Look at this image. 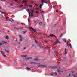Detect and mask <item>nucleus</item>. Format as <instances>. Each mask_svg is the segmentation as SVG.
Wrapping results in <instances>:
<instances>
[{
    "mask_svg": "<svg viewBox=\"0 0 77 77\" xmlns=\"http://www.w3.org/2000/svg\"><path fill=\"white\" fill-rule=\"evenodd\" d=\"M29 6L30 7H32V6L31 5H30Z\"/></svg>",
    "mask_w": 77,
    "mask_h": 77,
    "instance_id": "obj_50",
    "label": "nucleus"
},
{
    "mask_svg": "<svg viewBox=\"0 0 77 77\" xmlns=\"http://www.w3.org/2000/svg\"><path fill=\"white\" fill-rule=\"evenodd\" d=\"M20 61H21V60H20Z\"/></svg>",
    "mask_w": 77,
    "mask_h": 77,
    "instance_id": "obj_64",
    "label": "nucleus"
},
{
    "mask_svg": "<svg viewBox=\"0 0 77 77\" xmlns=\"http://www.w3.org/2000/svg\"><path fill=\"white\" fill-rule=\"evenodd\" d=\"M1 0V1H2V0Z\"/></svg>",
    "mask_w": 77,
    "mask_h": 77,
    "instance_id": "obj_61",
    "label": "nucleus"
},
{
    "mask_svg": "<svg viewBox=\"0 0 77 77\" xmlns=\"http://www.w3.org/2000/svg\"><path fill=\"white\" fill-rule=\"evenodd\" d=\"M27 32V31H23V33L24 34H25V33H26V32Z\"/></svg>",
    "mask_w": 77,
    "mask_h": 77,
    "instance_id": "obj_25",
    "label": "nucleus"
},
{
    "mask_svg": "<svg viewBox=\"0 0 77 77\" xmlns=\"http://www.w3.org/2000/svg\"><path fill=\"white\" fill-rule=\"evenodd\" d=\"M67 45L68 47H69V44H68V43H67Z\"/></svg>",
    "mask_w": 77,
    "mask_h": 77,
    "instance_id": "obj_39",
    "label": "nucleus"
},
{
    "mask_svg": "<svg viewBox=\"0 0 77 77\" xmlns=\"http://www.w3.org/2000/svg\"><path fill=\"white\" fill-rule=\"evenodd\" d=\"M31 17H33V14H32L31 15Z\"/></svg>",
    "mask_w": 77,
    "mask_h": 77,
    "instance_id": "obj_45",
    "label": "nucleus"
},
{
    "mask_svg": "<svg viewBox=\"0 0 77 77\" xmlns=\"http://www.w3.org/2000/svg\"><path fill=\"white\" fill-rule=\"evenodd\" d=\"M20 41H22V40H23V38L22 37H20Z\"/></svg>",
    "mask_w": 77,
    "mask_h": 77,
    "instance_id": "obj_18",
    "label": "nucleus"
},
{
    "mask_svg": "<svg viewBox=\"0 0 77 77\" xmlns=\"http://www.w3.org/2000/svg\"><path fill=\"white\" fill-rule=\"evenodd\" d=\"M31 29H32V30L34 32H36V30L35 29H34L33 28H32Z\"/></svg>",
    "mask_w": 77,
    "mask_h": 77,
    "instance_id": "obj_14",
    "label": "nucleus"
},
{
    "mask_svg": "<svg viewBox=\"0 0 77 77\" xmlns=\"http://www.w3.org/2000/svg\"><path fill=\"white\" fill-rule=\"evenodd\" d=\"M63 41H64L65 42H66V41H66V40L65 39H63Z\"/></svg>",
    "mask_w": 77,
    "mask_h": 77,
    "instance_id": "obj_19",
    "label": "nucleus"
},
{
    "mask_svg": "<svg viewBox=\"0 0 77 77\" xmlns=\"http://www.w3.org/2000/svg\"><path fill=\"white\" fill-rule=\"evenodd\" d=\"M14 1H16V2H18V0H14Z\"/></svg>",
    "mask_w": 77,
    "mask_h": 77,
    "instance_id": "obj_46",
    "label": "nucleus"
},
{
    "mask_svg": "<svg viewBox=\"0 0 77 77\" xmlns=\"http://www.w3.org/2000/svg\"><path fill=\"white\" fill-rule=\"evenodd\" d=\"M72 73L73 74V73H74V71H72Z\"/></svg>",
    "mask_w": 77,
    "mask_h": 77,
    "instance_id": "obj_36",
    "label": "nucleus"
},
{
    "mask_svg": "<svg viewBox=\"0 0 77 77\" xmlns=\"http://www.w3.org/2000/svg\"><path fill=\"white\" fill-rule=\"evenodd\" d=\"M30 16H29V18H30Z\"/></svg>",
    "mask_w": 77,
    "mask_h": 77,
    "instance_id": "obj_52",
    "label": "nucleus"
},
{
    "mask_svg": "<svg viewBox=\"0 0 77 77\" xmlns=\"http://www.w3.org/2000/svg\"><path fill=\"white\" fill-rule=\"evenodd\" d=\"M29 16H30V13H29Z\"/></svg>",
    "mask_w": 77,
    "mask_h": 77,
    "instance_id": "obj_48",
    "label": "nucleus"
},
{
    "mask_svg": "<svg viewBox=\"0 0 77 77\" xmlns=\"http://www.w3.org/2000/svg\"><path fill=\"white\" fill-rule=\"evenodd\" d=\"M30 63L32 65H36L37 64V63L35 62H31Z\"/></svg>",
    "mask_w": 77,
    "mask_h": 77,
    "instance_id": "obj_5",
    "label": "nucleus"
},
{
    "mask_svg": "<svg viewBox=\"0 0 77 77\" xmlns=\"http://www.w3.org/2000/svg\"><path fill=\"white\" fill-rule=\"evenodd\" d=\"M55 38H56V39H57V37H56V36H55Z\"/></svg>",
    "mask_w": 77,
    "mask_h": 77,
    "instance_id": "obj_54",
    "label": "nucleus"
},
{
    "mask_svg": "<svg viewBox=\"0 0 77 77\" xmlns=\"http://www.w3.org/2000/svg\"><path fill=\"white\" fill-rule=\"evenodd\" d=\"M63 34H61V35H60V38H61L62 37V36H63Z\"/></svg>",
    "mask_w": 77,
    "mask_h": 77,
    "instance_id": "obj_23",
    "label": "nucleus"
},
{
    "mask_svg": "<svg viewBox=\"0 0 77 77\" xmlns=\"http://www.w3.org/2000/svg\"><path fill=\"white\" fill-rule=\"evenodd\" d=\"M5 20L6 21H8V22L11 21V20L10 19H7V20H6V19H5Z\"/></svg>",
    "mask_w": 77,
    "mask_h": 77,
    "instance_id": "obj_10",
    "label": "nucleus"
},
{
    "mask_svg": "<svg viewBox=\"0 0 77 77\" xmlns=\"http://www.w3.org/2000/svg\"><path fill=\"white\" fill-rule=\"evenodd\" d=\"M20 43H21V42H19V44H20Z\"/></svg>",
    "mask_w": 77,
    "mask_h": 77,
    "instance_id": "obj_55",
    "label": "nucleus"
},
{
    "mask_svg": "<svg viewBox=\"0 0 77 77\" xmlns=\"http://www.w3.org/2000/svg\"><path fill=\"white\" fill-rule=\"evenodd\" d=\"M38 9L39 10V9L38 8H37V9H36V10H38Z\"/></svg>",
    "mask_w": 77,
    "mask_h": 77,
    "instance_id": "obj_53",
    "label": "nucleus"
},
{
    "mask_svg": "<svg viewBox=\"0 0 77 77\" xmlns=\"http://www.w3.org/2000/svg\"><path fill=\"white\" fill-rule=\"evenodd\" d=\"M0 45L1 46L2 45V43H0Z\"/></svg>",
    "mask_w": 77,
    "mask_h": 77,
    "instance_id": "obj_51",
    "label": "nucleus"
},
{
    "mask_svg": "<svg viewBox=\"0 0 77 77\" xmlns=\"http://www.w3.org/2000/svg\"><path fill=\"white\" fill-rule=\"evenodd\" d=\"M12 21H14V20H13L12 18H11Z\"/></svg>",
    "mask_w": 77,
    "mask_h": 77,
    "instance_id": "obj_40",
    "label": "nucleus"
},
{
    "mask_svg": "<svg viewBox=\"0 0 77 77\" xmlns=\"http://www.w3.org/2000/svg\"><path fill=\"white\" fill-rule=\"evenodd\" d=\"M54 74H55V75H57V73H56V72H55L54 73Z\"/></svg>",
    "mask_w": 77,
    "mask_h": 77,
    "instance_id": "obj_41",
    "label": "nucleus"
},
{
    "mask_svg": "<svg viewBox=\"0 0 77 77\" xmlns=\"http://www.w3.org/2000/svg\"><path fill=\"white\" fill-rule=\"evenodd\" d=\"M69 45L70 47L71 48H72V46H71V44H69Z\"/></svg>",
    "mask_w": 77,
    "mask_h": 77,
    "instance_id": "obj_21",
    "label": "nucleus"
},
{
    "mask_svg": "<svg viewBox=\"0 0 77 77\" xmlns=\"http://www.w3.org/2000/svg\"><path fill=\"white\" fill-rule=\"evenodd\" d=\"M39 67H42V68H47V66L45 65H39Z\"/></svg>",
    "mask_w": 77,
    "mask_h": 77,
    "instance_id": "obj_2",
    "label": "nucleus"
},
{
    "mask_svg": "<svg viewBox=\"0 0 77 77\" xmlns=\"http://www.w3.org/2000/svg\"><path fill=\"white\" fill-rule=\"evenodd\" d=\"M65 54H67V53H67V52H66V50H67V49H65Z\"/></svg>",
    "mask_w": 77,
    "mask_h": 77,
    "instance_id": "obj_15",
    "label": "nucleus"
},
{
    "mask_svg": "<svg viewBox=\"0 0 77 77\" xmlns=\"http://www.w3.org/2000/svg\"><path fill=\"white\" fill-rule=\"evenodd\" d=\"M44 3H46V4H47L48 3H47V2H44Z\"/></svg>",
    "mask_w": 77,
    "mask_h": 77,
    "instance_id": "obj_37",
    "label": "nucleus"
},
{
    "mask_svg": "<svg viewBox=\"0 0 77 77\" xmlns=\"http://www.w3.org/2000/svg\"><path fill=\"white\" fill-rule=\"evenodd\" d=\"M26 70H29V69H30V68H29L28 67H27L26 68Z\"/></svg>",
    "mask_w": 77,
    "mask_h": 77,
    "instance_id": "obj_20",
    "label": "nucleus"
},
{
    "mask_svg": "<svg viewBox=\"0 0 77 77\" xmlns=\"http://www.w3.org/2000/svg\"><path fill=\"white\" fill-rule=\"evenodd\" d=\"M26 47H24V50H26Z\"/></svg>",
    "mask_w": 77,
    "mask_h": 77,
    "instance_id": "obj_42",
    "label": "nucleus"
},
{
    "mask_svg": "<svg viewBox=\"0 0 77 77\" xmlns=\"http://www.w3.org/2000/svg\"><path fill=\"white\" fill-rule=\"evenodd\" d=\"M44 1H45V0H42L41 1V2H42V4H40V8H41V6H42V5H43L44 3Z\"/></svg>",
    "mask_w": 77,
    "mask_h": 77,
    "instance_id": "obj_3",
    "label": "nucleus"
},
{
    "mask_svg": "<svg viewBox=\"0 0 77 77\" xmlns=\"http://www.w3.org/2000/svg\"><path fill=\"white\" fill-rule=\"evenodd\" d=\"M41 12L42 13V12H43V11H41Z\"/></svg>",
    "mask_w": 77,
    "mask_h": 77,
    "instance_id": "obj_57",
    "label": "nucleus"
},
{
    "mask_svg": "<svg viewBox=\"0 0 77 77\" xmlns=\"http://www.w3.org/2000/svg\"><path fill=\"white\" fill-rule=\"evenodd\" d=\"M39 58V57H37V58Z\"/></svg>",
    "mask_w": 77,
    "mask_h": 77,
    "instance_id": "obj_60",
    "label": "nucleus"
},
{
    "mask_svg": "<svg viewBox=\"0 0 77 77\" xmlns=\"http://www.w3.org/2000/svg\"><path fill=\"white\" fill-rule=\"evenodd\" d=\"M9 17H6V18L5 19L6 20H7V19H9Z\"/></svg>",
    "mask_w": 77,
    "mask_h": 77,
    "instance_id": "obj_29",
    "label": "nucleus"
},
{
    "mask_svg": "<svg viewBox=\"0 0 77 77\" xmlns=\"http://www.w3.org/2000/svg\"><path fill=\"white\" fill-rule=\"evenodd\" d=\"M38 12H39V11H35V13H37V14H38Z\"/></svg>",
    "mask_w": 77,
    "mask_h": 77,
    "instance_id": "obj_35",
    "label": "nucleus"
},
{
    "mask_svg": "<svg viewBox=\"0 0 77 77\" xmlns=\"http://www.w3.org/2000/svg\"><path fill=\"white\" fill-rule=\"evenodd\" d=\"M27 56L26 55H22L21 56V57H26V59L29 60V59H32V57H27Z\"/></svg>",
    "mask_w": 77,
    "mask_h": 77,
    "instance_id": "obj_1",
    "label": "nucleus"
},
{
    "mask_svg": "<svg viewBox=\"0 0 77 77\" xmlns=\"http://www.w3.org/2000/svg\"><path fill=\"white\" fill-rule=\"evenodd\" d=\"M31 11L32 12V13H33L34 12V10H31Z\"/></svg>",
    "mask_w": 77,
    "mask_h": 77,
    "instance_id": "obj_27",
    "label": "nucleus"
},
{
    "mask_svg": "<svg viewBox=\"0 0 77 77\" xmlns=\"http://www.w3.org/2000/svg\"><path fill=\"white\" fill-rule=\"evenodd\" d=\"M10 5L11 6H13V4H12L11 3L10 4Z\"/></svg>",
    "mask_w": 77,
    "mask_h": 77,
    "instance_id": "obj_30",
    "label": "nucleus"
},
{
    "mask_svg": "<svg viewBox=\"0 0 77 77\" xmlns=\"http://www.w3.org/2000/svg\"><path fill=\"white\" fill-rule=\"evenodd\" d=\"M34 46H35V45H32V46L33 47H34Z\"/></svg>",
    "mask_w": 77,
    "mask_h": 77,
    "instance_id": "obj_56",
    "label": "nucleus"
},
{
    "mask_svg": "<svg viewBox=\"0 0 77 77\" xmlns=\"http://www.w3.org/2000/svg\"><path fill=\"white\" fill-rule=\"evenodd\" d=\"M6 53H9V51H6Z\"/></svg>",
    "mask_w": 77,
    "mask_h": 77,
    "instance_id": "obj_33",
    "label": "nucleus"
},
{
    "mask_svg": "<svg viewBox=\"0 0 77 77\" xmlns=\"http://www.w3.org/2000/svg\"><path fill=\"white\" fill-rule=\"evenodd\" d=\"M31 3H32L33 4V3H34V2H33V1H32Z\"/></svg>",
    "mask_w": 77,
    "mask_h": 77,
    "instance_id": "obj_49",
    "label": "nucleus"
},
{
    "mask_svg": "<svg viewBox=\"0 0 77 77\" xmlns=\"http://www.w3.org/2000/svg\"><path fill=\"white\" fill-rule=\"evenodd\" d=\"M35 5L36 6H38V4H36Z\"/></svg>",
    "mask_w": 77,
    "mask_h": 77,
    "instance_id": "obj_38",
    "label": "nucleus"
},
{
    "mask_svg": "<svg viewBox=\"0 0 77 77\" xmlns=\"http://www.w3.org/2000/svg\"><path fill=\"white\" fill-rule=\"evenodd\" d=\"M35 43H36V44H37V41H36V39H35Z\"/></svg>",
    "mask_w": 77,
    "mask_h": 77,
    "instance_id": "obj_34",
    "label": "nucleus"
},
{
    "mask_svg": "<svg viewBox=\"0 0 77 77\" xmlns=\"http://www.w3.org/2000/svg\"><path fill=\"white\" fill-rule=\"evenodd\" d=\"M58 72H61V71L59 69H58Z\"/></svg>",
    "mask_w": 77,
    "mask_h": 77,
    "instance_id": "obj_28",
    "label": "nucleus"
},
{
    "mask_svg": "<svg viewBox=\"0 0 77 77\" xmlns=\"http://www.w3.org/2000/svg\"><path fill=\"white\" fill-rule=\"evenodd\" d=\"M30 18H28V22H30Z\"/></svg>",
    "mask_w": 77,
    "mask_h": 77,
    "instance_id": "obj_32",
    "label": "nucleus"
},
{
    "mask_svg": "<svg viewBox=\"0 0 77 77\" xmlns=\"http://www.w3.org/2000/svg\"><path fill=\"white\" fill-rule=\"evenodd\" d=\"M5 44H7V42H5Z\"/></svg>",
    "mask_w": 77,
    "mask_h": 77,
    "instance_id": "obj_58",
    "label": "nucleus"
},
{
    "mask_svg": "<svg viewBox=\"0 0 77 77\" xmlns=\"http://www.w3.org/2000/svg\"><path fill=\"white\" fill-rule=\"evenodd\" d=\"M1 13L2 15H4V14H6V12H2V11H1Z\"/></svg>",
    "mask_w": 77,
    "mask_h": 77,
    "instance_id": "obj_13",
    "label": "nucleus"
},
{
    "mask_svg": "<svg viewBox=\"0 0 77 77\" xmlns=\"http://www.w3.org/2000/svg\"><path fill=\"white\" fill-rule=\"evenodd\" d=\"M56 12H58V10H57L56 11Z\"/></svg>",
    "mask_w": 77,
    "mask_h": 77,
    "instance_id": "obj_43",
    "label": "nucleus"
},
{
    "mask_svg": "<svg viewBox=\"0 0 77 77\" xmlns=\"http://www.w3.org/2000/svg\"><path fill=\"white\" fill-rule=\"evenodd\" d=\"M23 5H21L19 7V8H22V7H23Z\"/></svg>",
    "mask_w": 77,
    "mask_h": 77,
    "instance_id": "obj_17",
    "label": "nucleus"
},
{
    "mask_svg": "<svg viewBox=\"0 0 77 77\" xmlns=\"http://www.w3.org/2000/svg\"><path fill=\"white\" fill-rule=\"evenodd\" d=\"M50 36H51V37H53L54 36H55V35H54L53 34H50L49 35Z\"/></svg>",
    "mask_w": 77,
    "mask_h": 77,
    "instance_id": "obj_11",
    "label": "nucleus"
},
{
    "mask_svg": "<svg viewBox=\"0 0 77 77\" xmlns=\"http://www.w3.org/2000/svg\"><path fill=\"white\" fill-rule=\"evenodd\" d=\"M28 11H27V12L29 13V12H30V10H29V9H27Z\"/></svg>",
    "mask_w": 77,
    "mask_h": 77,
    "instance_id": "obj_31",
    "label": "nucleus"
},
{
    "mask_svg": "<svg viewBox=\"0 0 77 77\" xmlns=\"http://www.w3.org/2000/svg\"><path fill=\"white\" fill-rule=\"evenodd\" d=\"M1 53L3 55V56H4V57H6V55H5V53H3L2 52V51H1Z\"/></svg>",
    "mask_w": 77,
    "mask_h": 77,
    "instance_id": "obj_6",
    "label": "nucleus"
},
{
    "mask_svg": "<svg viewBox=\"0 0 77 77\" xmlns=\"http://www.w3.org/2000/svg\"><path fill=\"white\" fill-rule=\"evenodd\" d=\"M50 68H52V69H55V68H57V66H55L53 67H50Z\"/></svg>",
    "mask_w": 77,
    "mask_h": 77,
    "instance_id": "obj_8",
    "label": "nucleus"
},
{
    "mask_svg": "<svg viewBox=\"0 0 77 77\" xmlns=\"http://www.w3.org/2000/svg\"><path fill=\"white\" fill-rule=\"evenodd\" d=\"M25 65H26V63H25Z\"/></svg>",
    "mask_w": 77,
    "mask_h": 77,
    "instance_id": "obj_63",
    "label": "nucleus"
},
{
    "mask_svg": "<svg viewBox=\"0 0 77 77\" xmlns=\"http://www.w3.org/2000/svg\"><path fill=\"white\" fill-rule=\"evenodd\" d=\"M1 8H2V7H1V6H0V8L1 9Z\"/></svg>",
    "mask_w": 77,
    "mask_h": 77,
    "instance_id": "obj_59",
    "label": "nucleus"
},
{
    "mask_svg": "<svg viewBox=\"0 0 77 77\" xmlns=\"http://www.w3.org/2000/svg\"><path fill=\"white\" fill-rule=\"evenodd\" d=\"M4 38L5 39H9V36H4Z\"/></svg>",
    "mask_w": 77,
    "mask_h": 77,
    "instance_id": "obj_4",
    "label": "nucleus"
},
{
    "mask_svg": "<svg viewBox=\"0 0 77 77\" xmlns=\"http://www.w3.org/2000/svg\"><path fill=\"white\" fill-rule=\"evenodd\" d=\"M28 1H23V3H26V2H27Z\"/></svg>",
    "mask_w": 77,
    "mask_h": 77,
    "instance_id": "obj_24",
    "label": "nucleus"
},
{
    "mask_svg": "<svg viewBox=\"0 0 77 77\" xmlns=\"http://www.w3.org/2000/svg\"><path fill=\"white\" fill-rule=\"evenodd\" d=\"M58 43H60V42H59V40H58V39H57V40H56V42H55V43H54V45H56V44H57V43H58Z\"/></svg>",
    "mask_w": 77,
    "mask_h": 77,
    "instance_id": "obj_7",
    "label": "nucleus"
},
{
    "mask_svg": "<svg viewBox=\"0 0 77 77\" xmlns=\"http://www.w3.org/2000/svg\"><path fill=\"white\" fill-rule=\"evenodd\" d=\"M19 37H21V36H22L21 35H19Z\"/></svg>",
    "mask_w": 77,
    "mask_h": 77,
    "instance_id": "obj_47",
    "label": "nucleus"
},
{
    "mask_svg": "<svg viewBox=\"0 0 77 77\" xmlns=\"http://www.w3.org/2000/svg\"><path fill=\"white\" fill-rule=\"evenodd\" d=\"M8 32H9V31H8Z\"/></svg>",
    "mask_w": 77,
    "mask_h": 77,
    "instance_id": "obj_62",
    "label": "nucleus"
},
{
    "mask_svg": "<svg viewBox=\"0 0 77 77\" xmlns=\"http://www.w3.org/2000/svg\"><path fill=\"white\" fill-rule=\"evenodd\" d=\"M34 60L35 61H39V60L38 58H35L34 59Z\"/></svg>",
    "mask_w": 77,
    "mask_h": 77,
    "instance_id": "obj_12",
    "label": "nucleus"
},
{
    "mask_svg": "<svg viewBox=\"0 0 77 77\" xmlns=\"http://www.w3.org/2000/svg\"><path fill=\"white\" fill-rule=\"evenodd\" d=\"M39 24L40 26H41L42 24V22H40L39 23Z\"/></svg>",
    "mask_w": 77,
    "mask_h": 77,
    "instance_id": "obj_16",
    "label": "nucleus"
},
{
    "mask_svg": "<svg viewBox=\"0 0 77 77\" xmlns=\"http://www.w3.org/2000/svg\"><path fill=\"white\" fill-rule=\"evenodd\" d=\"M51 75H54V74L53 73H52L51 74Z\"/></svg>",
    "mask_w": 77,
    "mask_h": 77,
    "instance_id": "obj_44",
    "label": "nucleus"
},
{
    "mask_svg": "<svg viewBox=\"0 0 77 77\" xmlns=\"http://www.w3.org/2000/svg\"><path fill=\"white\" fill-rule=\"evenodd\" d=\"M5 41H3L2 42V44H5Z\"/></svg>",
    "mask_w": 77,
    "mask_h": 77,
    "instance_id": "obj_26",
    "label": "nucleus"
},
{
    "mask_svg": "<svg viewBox=\"0 0 77 77\" xmlns=\"http://www.w3.org/2000/svg\"><path fill=\"white\" fill-rule=\"evenodd\" d=\"M14 28L15 30H20V29H23V28H17L15 27H14Z\"/></svg>",
    "mask_w": 77,
    "mask_h": 77,
    "instance_id": "obj_9",
    "label": "nucleus"
},
{
    "mask_svg": "<svg viewBox=\"0 0 77 77\" xmlns=\"http://www.w3.org/2000/svg\"><path fill=\"white\" fill-rule=\"evenodd\" d=\"M72 76H74V77H77V76L76 75H75L73 74L72 75Z\"/></svg>",
    "mask_w": 77,
    "mask_h": 77,
    "instance_id": "obj_22",
    "label": "nucleus"
}]
</instances>
